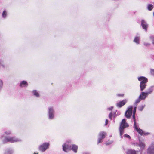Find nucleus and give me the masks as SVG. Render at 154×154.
Masks as SVG:
<instances>
[{"label":"nucleus","mask_w":154,"mask_h":154,"mask_svg":"<svg viewBox=\"0 0 154 154\" xmlns=\"http://www.w3.org/2000/svg\"><path fill=\"white\" fill-rule=\"evenodd\" d=\"M136 109L137 107L136 106H135L134 107V108L133 115V118L134 123V127L135 129L137 131V132H138L140 133L141 134L142 132V131L140 129L138 128V125L136 122L135 114L136 112Z\"/></svg>","instance_id":"20e7f679"},{"label":"nucleus","mask_w":154,"mask_h":154,"mask_svg":"<svg viewBox=\"0 0 154 154\" xmlns=\"http://www.w3.org/2000/svg\"><path fill=\"white\" fill-rule=\"evenodd\" d=\"M139 146L142 150L144 149L145 147V144L144 143L142 142L140 140Z\"/></svg>","instance_id":"f3484780"},{"label":"nucleus","mask_w":154,"mask_h":154,"mask_svg":"<svg viewBox=\"0 0 154 154\" xmlns=\"http://www.w3.org/2000/svg\"><path fill=\"white\" fill-rule=\"evenodd\" d=\"M117 96H123V94H117Z\"/></svg>","instance_id":"e433bc0d"},{"label":"nucleus","mask_w":154,"mask_h":154,"mask_svg":"<svg viewBox=\"0 0 154 154\" xmlns=\"http://www.w3.org/2000/svg\"><path fill=\"white\" fill-rule=\"evenodd\" d=\"M141 23L143 28L146 31L148 26V25L146 22L144 20H142Z\"/></svg>","instance_id":"f8f14e48"},{"label":"nucleus","mask_w":154,"mask_h":154,"mask_svg":"<svg viewBox=\"0 0 154 154\" xmlns=\"http://www.w3.org/2000/svg\"><path fill=\"white\" fill-rule=\"evenodd\" d=\"M113 142V141H111L109 143H105V144L107 145H109L110 144H111V143H112Z\"/></svg>","instance_id":"72a5a7b5"},{"label":"nucleus","mask_w":154,"mask_h":154,"mask_svg":"<svg viewBox=\"0 0 154 154\" xmlns=\"http://www.w3.org/2000/svg\"><path fill=\"white\" fill-rule=\"evenodd\" d=\"M153 86H152L149 87L147 90V91L146 92L148 95L149 94H150L152 93L153 90Z\"/></svg>","instance_id":"6ab92c4d"},{"label":"nucleus","mask_w":154,"mask_h":154,"mask_svg":"<svg viewBox=\"0 0 154 154\" xmlns=\"http://www.w3.org/2000/svg\"><path fill=\"white\" fill-rule=\"evenodd\" d=\"M32 93L33 95L37 97H39V94L38 91L36 90H34L32 91Z\"/></svg>","instance_id":"a211bd4d"},{"label":"nucleus","mask_w":154,"mask_h":154,"mask_svg":"<svg viewBox=\"0 0 154 154\" xmlns=\"http://www.w3.org/2000/svg\"><path fill=\"white\" fill-rule=\"evenodd\" d=\"M150 73L151 75L154 77V69H150Z\"/></svg>","instance_id":"cd10ccee"},{"label":"nucleus","mask_w":154,"mask_h":154,"mask_svg":"<svg viewBox=\"0 0 154 154\" xmlns=\"http://www.w3.org/2000/svg\"><path fill=\"white\" fill-rule=\"evenodd\" d=\"M148 154H154V144H152L147 149Z\"/></svg>","instance_id":"9d476101"},{"label":"nucleus","mask_w":154,"mask_h":154,"mask_svg":"<svg viewBox=\"0 0 154 154\" xmlns=\"http://www.w3.org/2000/svg\"><path fill=\"white\" fill-rule=\"evenodd\" d=\"M145 105H142L139 106L138 107V109L139 111H141L143 110V109L145 107Z\"/></svg>","instance_id":"5701e85b"},{"label":"nucleus","mask_w":154,"mask_h":154,"mask_svg":"<svg viewBox=\"0 0 154 154\" xmlns=\"http://www.w3.org/2000/svg\"><path fill=\"white\" fill-rule=\"evenodd\" d=\"M71 141H67L62 145L63 150L65 152H67L71 150Z\"/></svg>","instance_id":"423d86ee"},{"label":"nucleus","mask_w":154,"mask_h":154,"mask_svg":"<svg viewBox=\"0 0 154 154\" xmlns=\"http://www.w3.org/2000/svg\"><path fill=\"white\" fill-rule=\"evenodd\" d=\"M4 134L1 135L0 139L2 140L3 144H5L8 143H13L22 141L21 139L15 137L6 136L5 135H10L12 133V131L10 130H8L5 131Z\"/></svg>","instance_id":"f257e3e1"},{"label":"nucleus","mask_w":154,"mask_h":154,"mask_svg":"<svg viewBox=\"0 0 154 154\" xmlns=\"http://www.w3.org/2000/svg\"><path fill=\"white\" fill-rule=\"evenodd\" d=\"M34 154H38V153L37 152H35Z\"/></svg>","instance_id":"4c0bfd02"},{"label":"nucleus","mask_w":154,"mask_h":154,"mask_svg":"<svg viewBox=\"0 0 154 154\" xmlns=\"http://www.w3.org/2000/svg\"><path fill=\"white\" fill-rule=\"evenodd\" d=\"M126 120L125 119L122 120L119 128L120 135L121 138H122L123 137L122 135L124 133V129L129 127V125L126 122Z\"/></svg>","instance_id":"7ed1b4c3"},{"label":"nucleus","mask_w":154,"mask_h":154,"mask_svg":"<svg viewBox=\"0 0 154 154\" xmlns=\"http://www.w3.org/2000/svg\"><path fill=\"white\" fill-rule=\"evenodd\" d=\"M140 130L142 131V132L141 133V134L140 133L138 132H137L138 133H139L141 135H147L150 134V133L148 132L146 133V132H143V131L141 129H140Z\"/></svg>","instance_id":"bb28decb"},{"label":"nucleus","mask_w":154,"mask_h":154,"mask_svg":"<svg viewBox=\"0 0 154 154\" xmlns=\"http://www.w3.org/2000/svg\"><path fill=\"white\" fill-rule=\"evenodd\" d=\"M148 95L146 92H142L141 93L139 97L142 100H144L146 98Z\"/></svg>","instance_id":"9b49d317"},{"label":"nucleus","mask_w":154,"mask_h":154,"mask_svg":"<svg viewBox=\"0 0 154 154\" xmlns=\"http://www.w3.org/2000/svg\"><path fill=\"white\" fill-rule=\"evenodd\" d=\"M127 101V100H123L117 103L116 106L119 107H121L126 103Z\"/></svg>","instance_id":"ddd939ff"},{"label":"nucleus","mask_w":154,"mask_h":154,"mask_svg":"<svg viewBox=\"0 0 154 154\" xmlns=\"http://www.w3.org/2000/svg\"><path fill=\"white\" fill-rule=\"evenodd\" d=\"M127 154H136V152L134 150H130L128 151Z\"/></svg>","instance_id":"4be33fe9"},{"label":"nucleus","mask_w":154,"mask_h":154,"mask_svg":"<svg viewBox=\"0 0 154 154\" xmlns=\"http://www.w3.org/2000/svg\"><path fill=\"white\" fill-rule=\"evenodd\" d=\"M7 15V13L5 10H4L2 14V17L4 18H6Z\"/></svg>","instance_id":"a878e982"},{"label":"nucleus","mask_w":154,"mask_h":154,"mask_svg":"<svg viewBox=\"0 0 154 154\" xmlns=\"http://www.w3.org/2000/svg\"><path fill=\"white\" fill-rule=\"evenodd\" d=\"M133 107L132 106H129L126 111L125 115L127 118H129L132 115Z\"/></svg>","instance_id":"1a4fd4ad"},{"label":"nucleus","mask_w":154,"mask_h":154,"mask_svg":"<svg viewBox=\"0 0 154 154\" xmlns=\"http://www.w3.org/2000/svg\"><path fill=\"white\" fill-rule=\"evenodd\" d=\"M141 100H142L139 97L136 100L134 103V105L136 106L137 105L138 103H139Z\"/></svg>","instance_id":"412c9836"},{"label":"nucleus","mask_w":154,"mask_h":154,"mask_svg":"<svg viewBox=\"0 0 154 154\" xmlns=\"http://www.w3.org/2000/svg\"><path fill=\"white\" fill-rule=\"evenodd\" d=\"M139 81H140V91H143L146 87V83L148 80L147 78L144 76H140L138 78Z\"/></svg>","instance_id":"f03ea898"},{"label":"nucleus","mask_w":154,"mask_h":154,"mask_svg":"<svg viewBox=\"0 0 154 154\" xmlns=\"http://www.w3.org/2000/svg\"><path fill=\"white\" fill-rule=\"evenodd\" d=\"M71 149L75 152L76 153L77 152L78 146L75 145L73 144L71 146Z\"/></svg>","instance_id":"2eb2a0df"},{"label":"nucleus","mask_w":154,"mask_h":154,"mask_svg":"<svg viewBox=\"0 0 154 154\" xmlns=\"http://www.w3.org/2000/svg\"><path fill=\"white\" fill-rule=\"evenodd\" d=\"M28 84L26 81H21L20 84V86L21 87H26L27 86Z\"/></svg>","instance_id":"4468645a"},{"label":"nucleus","mask_w":154,"mask_h":154,"mask_svg":"<svg viewBox=\"0 0 154 154\" xmlns=\"http://www.w3.org/2000/svg\"><path fill=\"white\" fill-rule=\"evenodd\" d=\"M106 134V133L103 131H101L99 133L97 143V144L102 142V140L105 137Z\"/></svg>","instance_id":"6e6552de"},{"label":"nucleus","mask_w":154,"mask_h":154,"mask_svg":"<svg viewBox=\"0 0 154 154\" xmlns=\"http://www.w3.org/2000/svg\"><path fill=\"white\" fill-rule=\"evenodd\" d=\"M113 108V106H111L107 108V109L109 110H112Z\"/></svg>","instance_id":"473e14b6"},{"label":"nucleus","mask_w":154,"mask_h":154,"mask_svg":"<svg viewBox=\"0 0 154 154\" xmlns=\"http://www.w3.org/2000/svg\"><path fill=\"white\" fill-rule=\"evenodd\" d=\"M49 146L50 144L49 143H44L39 146L38 148V149L41 152H44L49 148Z\"/></svg>","instance_id":"0eeeda50"},{"label":"nucleus","mask_w":154,"mask_h":154,"mask_svg":"<svg viewBox=\"0 0 154 154\" xmlns=\"http://www.w3.org/2000/svg\"><path fill=\"white\" fill-rule=\"evenodd\" d=\"M124 137L125 138H127L129 139H131L130 136L129 135L127 134H124Z\"/></svg>","instance_id":"c756f323"},{"label":"nucleus","mask_w":154,"mask_h":154,"mask_svg":"<svg viewBox=\"0 0 154 154\" xmlns=\"http://www.w3.org/2000/svg\"><path fill=\"white\" fill-rule=\"evenodd\" d=\"M147 8L149 11H151L153 8V5L152 4H149L148 5Z\"/></svg>","instance_id":"b1692460"},{"label":"nucleus","mask_w":154,"mask_h":154,"mask_svg":"<svg viewBox=\"0 0 154 154\" xmlns=\"http://www.w3.org/2000/svg\"><path fill=\"white\" fill-rule=\"evenodd\" d=\"M140 37L136 36L134 40V42L136 44H139Z\"/></svg>","instance_id":"aec40b11"},{"label":"nucleus","mask_w":154,"mask_h":154,"mask_svg":"<svg viewBox=\"0 0 154 154\" xmlns=\"http://www.w3.org/2000/svg\"><path fill=\"white\" fill-rule=\"evenodd\" d=\"M48 118L50 120H53L54 117L55 111L53 107L50 106L48 108Z\"/></svg>","instance_id":"39448f33"},{"label":"nucleus","mask_w":154,"mask_h":154,"mask_svg":"<svg viewBox=\"0 0 154 154\" xmlns=\"http://www.w3.org/2000/svg\"><path fill=\"white\" fill-rule=\"evenodd\" d=\"M13 151L11 149L8 148L5 150L4 154H13Z\"/></svg>","instance_id":"dca6fc26"},{"label":"nucleus","mask_w":154,"mask_h":154,"mask_svg":"<svg viewBox=\"0 0 154 154\" xmlns=\"http://www.w3.org/2000/svg\"><path fill=\"white\" fill-rule=\"evenodd\" d=\"M1 67H2L3 68H5V66L3 63V61L0 60V68Z\"/></svg>","instance_id":"393cba45"},{"label":"nucleus","mask_w":154,"mask_h":154,"mask_svg":"<svg viewBox=\"0 0 154 154\" xmlns=\"http://www.w3.org/2000/svg\"><path fill=\"white\" fill-rule=\"evenodd\" d=\"M150 38L152 41V43L154 44V36H151Z\"/></svg>","instance_id":"2f4dec72"},{"label":"nucleus","mask_w":154,"mask_h":154,"mask_svg":"<svg viewBox=\"0 0 154 154\" xmlns=\"http://www.w3.org/2000/svg\"><path fill=\"white\" fill-rule=\"evenodd\" d=\"M108 123V120L107 119H106L105 121V125H106Z\"/></svg>","instance_id":"c9c22d12"},{"label":"nucleus","mask_w":154,"mask_h":154,"mask_svg":"<svg viewBox=\"0 0 154 154\" xmlns=\"http://www.w3.org/2000/svg\"><path fill=\"white\" fill-rule=\"evenodd\" d=\"M3 85V82L0 79V91L1 90Z\"/></svg>","instance_id":"c85d7f7f"},{"label":"nucleus","mask_w":154,"mask_h":154,"mask_svg":"<svg viewBox=\"0 0 154 154\" xmlns=\"http://www.w3.org/2000/svg\"><path fill=\"white\" fill-rule=\"evenodd\" d=\"M144 45L146 46H148L149 45V44L148 43H144Z\"/></svg>","instance_id":"f704fd0d"},{"label":"nucleus","mask_w":154,"mask_h":154,"mask_svg":"<svg viewBox=\"0 0 154 154\" xmlns=\"http://www.w3.org/2000/svg\"><path fill=\"white\" fill-rule=\"evenodd\" d=\"M140 154H142L141 152H140Z\"/></svg>","instance_id":"58836bf2"},{"label":"nucleus","mask_w":154,"mask_h":154,"mask_svg":"<svg viewBox=\"0 0 154 154\" xmlns=\"http://www.w3.org/2000/svg\"><path fill=\"white\" fill-rule=\"evenodd\" d=\"M109 118L111 119H112V112L110 113L109 115Z\"/></svg>","instance_id":"7c9ffc66"}]
</instances>
